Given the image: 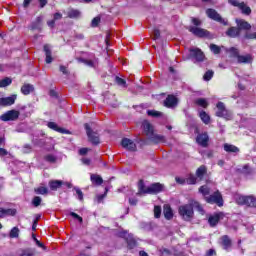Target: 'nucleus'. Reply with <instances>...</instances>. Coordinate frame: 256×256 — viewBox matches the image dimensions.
<instances>
[{"label": "nucleus", "instance_id": "nucleus-1", "mask_svg": "<svg viewBox=\"0 0 256 256\" xmlns=\"http://www.w3.org/2000/svg\"><path fill=\"white\" fill-rule=\"evenodd\" d=\"M193 207L197 209L201 215H205V210H203V206L199 204L197 201H192L191 204L182 205L179 207L178 212L179 215L184 219V221H191L193 219Z\"/></svg>", "mask_w": 256, "mask_h": 256}, {"label": "nucleus", "instance_id": "nucleus-2", "mask_svg": "<svg viewBox=\"0 0 256 256\" xmlns=\"http://www.w3.org/2000/svg\"><path fill=\"white\" fill-rule=\"evenodd\" d=\"M199 192L205 197L206 203L216 204L218 207H223V196L221 195V192L216 191L210 196H207L211 193L208 186L200 187Z\"/></svg>", "mask_w": 256, "mask_h": 256}, {"label": "nucleus", "instance_id": "nucleus-3", "mask_svg": "<svg viewBox=\"0 0 256 256\" xmlns=\"http://www.w3.org/2000/svg\"><path fill=\"white\" fill-rule=\"evenodd\" d=\"M163 191V185L160 183H154L150 186H145L143 180L138 183V193L137 195H155L156 193H161Z\"/></svg>", "mask_w": 256, "mask_h": 256}, {"label": "nucleus", "instance_id": "nucleus-4", "mask_svg": "<svg viewBox=\"0 0 256 256\" xmlns=\"http://www.w3.org/2000/svg\"><path fill=\"white\" fill-rule=\"evenodd\" d=\"M142 127L148 139H150L152 143H165V136L154 134L153 125H151L149 121L144 120V122L142 123Z\"/></svg>", "mask_w": 256, "mask_h": 256}, {"label": "nucleus", "instance_id": "nucleus-5", "mask_svg": "<svg viewBox=\"0 0 256 256\" xmlns=\"http://www.w3.org/2000/svg\"><path fill=\"white\" fill-rule=\"evenodd\" d=\"M216 116L222 117L223 119H226L227 121H231L233 119V113L231 111L227 110L225 107V104L223 102H218L216 105Z\"/></svg>", "mask_w": 256, "mask_h": 256}, {"label": "nucleus", "instance_id": "nucleus-6", "mask_svg": "<svg viewBox=\"0 0 256 256\" xmlns=\"http://www.w3.org/2000/svg\"><path fill=\"white\" fill-rule=\"evenodd\" d=\"M230 53L233 55V57L237 58L238 63H253V56L251 54L240 55L239 50L236 48H231Z\"/></svg>", "mask_w": 256, "mask_h": 256}, {"label": "nucleus", "instance_id": "nucleus-7", "mask_svg": "<svg viewBox=\"0 0 256 256\" xmlns=\"http://www.w3.org/2000/svg\"><path fill=\"white\" fill-rule=\"evenodd\" d=\"M21 112L19 110H10L0 116L1 121H17Z\"/></svg>", "mask_w": 256, "mask_h": 256}, {"label": "nucleus", "instance_id": "nucleus-8", "mask_svg": "<svg viewBox=\"0 0 256 256\" xmlns=\"http://www.w3.org/2000/svg\"><path fill=\"white\" fill-rule=\"evenodd\" d=\"M228 3L233 7H238L244 15H251V8L245 4V2H239L238 0H228Z\"/></svg>", "mask_w": 256, "mask_h": 256}, {"label": "nucleus", "instance_id": "nucleus-9", "mask_svg": "<svg viewBox=\"0 0 256 256\" xmlns=\"http://www.w3.org/2000/svg\"><path fill=\"white\" fill-rule=\"evenodd\" d=\"M85 129L89 141L93 143V145H99V135L96 132H93V130H91L89 124H85Z\"/></svg>", "mask_w": 256, "mask_h": 256}, {"label": "nucleus", "instance_id": "nucleus-10", "mask_svg": "<svg viewBox=\"0 0 256 256\" xmlns=\"http://www.w3.org/2000/svg\"><path fill=\"white\" fill-rule=\"evenodd\" d=\"M15 101H17V95L15 94L0 98V107H11V105H15Z\"/></svg>", "mask_w": 256, "mask_h": 256}, {"label": "nucleus", "instance_id": "nucleus-11", "mask_svg": "<svg viewBox=\"0 0 256 256\" xmlns=\"http://www.w3.org/2000/svg\"><path fill=\"white\" fill-rule=\"evenodd\" d=\"M121 145L127 151H137V144H135V142L129 138H124Z\"/></svg>", "mask_w": 256, "mask_h": 256}, {"label": "nucleus", "instance_id": "nucleus-12", "mask_svg": "<svg viewBox=\"0 0 256 256\" xmlns=\"http://www.w3.org/2000/svg\"><path fill=\"white\" fill-rule=\"evenodd\" d=\"M190 57H193L198 62L204 61L205 54L199 48H191L190 49Z\"/></svg>", "mask_w": 256, "mask_h": 256}, {"label": "nucleus", "instance_id": "nucleus-13", "mask_svg": "<svg viewBox=\"0 0 256 256\" xmlns=\"http://www.w3.org/2000/svg\"><path fill=\"white\" fill-rule=\"evenodd\" d=\"M190 33H193L196 37H209V31L199 28V27H190L189 28Z\"/></svg>", "mask_w": 256, "mask_h": 256}, {"label": "nucleus", "instance_id": "nucleus-14", "mask_svg": "<svg viewBox=\"0 0 256 256\" xmlns=\"http://www.w3.org/2000/svg\"><path fill=\"white\" fill-rule=\"evenodd\" d=\"M223 217H224V215L222 212H219L217 214L210 216L208 218V223H209L210 227H215V225H217V223H219V221H221V219H223Z\"/></svg>", "mask_w": 256, "mask_h": 256}, {"label": "nucleus", "instance_id": "nucleus-15", "mask_svg": "<svg viewBox=\"0 0 256 256\" xmlns=\"http://www.w3.org/2000/svg\"><path fill=\"white\" fill-rule=\"evenodd\" d=\"M177 97L173 95H168L167 98L164 101L165 107H168L169 109H173V107H177Z\"/></svg>", "mask_w": 256, "mask_h": 256}, {"label": "nucleus", "instance_id": "nucleus-16", "mask_svg": "<svg viewBox=\"0 0 256 256\" xmlns=\"http://www.w3.org/2000/svg\"><path fill=\"white\" fill-rule=\"evenodd\" d=\"M206 15L210 19H213V21H218L219 23H223V18H221V15H219V13H217L215 9L206 10Z\"/></svg>", "mask_w": 256, "mask_h": 256}, {"label": "nucleus", "instance_id": "nucleus-17", "mask_svg": "<svg viewBox=\"0 0 256 256\" xmlns=\"http://www.w3.org/2000/svg\"><path fill=\"white\" fill-rule=\"evenodd\" d=\"M17 214V210L15 209H5V208H0V219H3L5 217H14V215Z\"/></svg>", "mask_w": 256, "mask_h": 256}, {"label": "nucleus", "instance_id": "nucleus-18", "mask_svg": "<svg viewBox=\"0 0 256 256\" xmlns=\"http://www.w3.org/2000/svg\"><path fill=\"white\" fill-rule=\"evenodd\" d=\"M123 237H125L129 249H135L137 247V240L133 237L131 234H127V232L124 233Z\"/></svg>", "mask_w": 256, "mask_h": 256}, {"label": "nucleus", "instance_id": "nucleus-19", "mask_svg": "<svg viewBox=\"0 0 256 256\" xmlns=\"http://www.w3.org/2000/svg\"><path fill=\"white\" fill-rule=\"evenodd\" d=\"M197 143L202 147H207L209 143V135L207 133H203L197 136Z\"/></svg>", "mask_w": 256, "mask_h": 256}, {"label": "nucleus", "instance_id": "nucleus-20", "mask_svg": "<svg viewBox=\"0 0 256 256\" xmlns=\"http://www.w3.org/2000/svg\"><path fill=\"white\" fill-rule=\"evenodd\" d=\"M236 23L238 25L239 32L241 33V29L244 31H249L251 29V24L243 19H237Z\"/></svg>", "mask_w": 256, "mask_h": 256}, {"label": "nucleus", "instance_id": "nucleus-21", "mask_svg": "<svg viewBox=\"0 0 256 256\" xmlns=\"http://www.w3.org/2000/svg\"><path fill=\"white\" fill-rule=\"evenodd\" d=\"M47 126L49 127V129H52L53 131H57V133H63V134L69 133V131L59 127V125H57V123L55 122H48Z\"/></svg>", "mask_w": 256, "mask_h": 256}, {"label": "nucleus", "instance_id": "nucleus-22", "mask_svg": "<svg viewBox=\"0 0 256 256\" xmlns=\"http://www.w3.org/2000/svg\"><path fill=\"white\" fill-rule=\"evenodd\" d=\"M44 52L46 56V63H53V57L51 56V47L49 45H44Z\"/></svg>", "mask_w": 256, "mask_h": 256}, {"label": "nucleus", "instance_id": "nucleus-23", "mask_svg": "<svg viewBox=\"0 0 256 256\" xmlns=\"http://www.w3.org/2000/svg\"><path fill=\"white\" fill-rule=\"evenodd\" d=\"M61 185H63V181L61 180H51L49 182V187L52 191H57Z\"/></svg>", "mask_w": 256, "mask_h": 256}, {"label": "nucleus", "instance_id": "nucleus-24", "mask_svg": "<svg viewBox=\"0 0 256 256\" xmlns=\"http://www.w3.org/2000/svg\"><path fill=\"white\" fill-rule=\"evenodd\" d=\"M224 151L226 153H239V148L233 144H224Z\"/></svg>", "mask_w": 256, "mask_h": 256}, {"label": "nucleus", "instance_id": "nucleus-25", "mask_svg": "<svg viewBox=\"0 0 256 256\" xmlns=\"http://www.w3.org/2000/svg\"><path fill=\"white\" fill-rule=\"evenodd\" d=\"M164 217L165 219H173V210L171 209V206L169 205H164Z\"/></svg>", "mask_w": 256, "mask_h": 256}, {"label": "nucleus", "instance_id": "nucleus-26", "mask_svg": "<svg viewBox=\"0 0 256 256\" xmlns=\"http://www.w3.org/2000/svg\"><path fill=\"white\" fill-rule=\"evenodd\" d=\"M248 198H249V196H243V195L237 194L235 196V201H236V203H238V205H247Z\"/></svg>", "mask_w": 256, "mask_h": 256}, {"label": "nucleus", "instance_id": "nucleus-27", "mask_svg": "<svg viewBox=\"0 0 256 256\" xmlns=\"http://www.w3.org/2000/svg\"><path fill=\"white\" fill-rule=\"evenodd\" d=\"M33 89V85L25 84L22 86L21 92L23 93V95H29V93H33Z\"/></svg>", "mask_w": 256, "mask_h": 256}, {"label": "nucleus", "instance_id": "nucleus-28", "mask_svg": "<svg viewBox=\"0 0 256 256\" xmlns=\"http://www.w3.org/2000/svg\"><path fill=\"white\" fill-rule=\"evenodd\" d=\"M199 116H200L201 121H203V123H205V125H209V123L211 121V117H209V114H207L205 111H201Z\"/></svg>", "mask_w": 256, "mask_h": 256}, {"label": "nucleus", "instance_id": "nucleus-29", "mask_svg": "<svg viewBox=\"0 0 256 256\" xmlns=\"http://www.w3.org/2000/svg\"><path fill=\"white\" fill-rule=\"evenodd\" d=\"M221 241L224 249H229L231 247V239H229V236H222Z\"/></svg>", "mask_w": 256, "mask_h": 256}, {"label": "nucleus", "instance_id": "nucleus-30", "mask_svg": "<svg viewBox=\"0 0 256 256\" xmlns=\"http://www.w3.org/2000/svg\"><path fill=\"white\" fill-rule=\"evenodd\" d=\"M90 179L92 183H95V185H101L103 183V178L99 175L92 174Z\"/></svg>", "mask_w": 256, "mask_h": 256}, {"label": "nucleus", "instance_id": "nucleus-31", "mask_svg": "<svg viewBox=\"0 0 256 256\" xmlns=\"http://www.w3.org/2000/svg\"><path fill=\"white\" fill-rule=\"evenodd\" d=\"M205 173H207V168L205 166H200L196 171L198 179H203V175H205Z\"/></svg>", "mask_w": 256, "mask_h": 256}, {"label": "nucleus", "instance_id": "nucleus-32", "mask_svg": "<svg viewBox=\"0 0 256 256\" xmlns=\"http://www.w3.org/2000/svg\"><path fill=\"white\" fill-rule=\"evenodd\" d=\"M246 205L247 207H256V197L253 195L248 196Z\"/></svg>", "mask_w": 256, "mask_h": 256}, {"label": "nucleus", "instance_id": "nucleus-33", "mask_svg": "<svg viewBox=\"0 0 256 256\" xmlns=\"http://www.w3.org/2000/svg\"><path fill=\"white\" fill-rule=\"evenodd\" d=\"M239 29L235 28V27H231L228 31H227V35L228 37H238L239 35Z\"/></svg>", "mask_w": 256, "mask_h": 256}, {"label": "nucleus", "instance_id": "nucleus-34", "mask_svg": "<svg viewBox=\"0 0 256 256\" xmlns=\"http://www.w3.org/2000/svg\"><path fill=\"white\" fill-rule=\"evenodd\" d=\"M35 193H37V195H47V193H49V189L45 186H40L35 188Z\"/></svg>", "mask_w": 256, "mask_h": 256}, {"label": "nucleus", "instance_id": "nucleus-35", "mask_svg": "<svg viewBox=\"0 0 256 256\" xmlns=\"http://www.w3.org/2000/svg\"><path fill=\"white\" fill-rule=\"evenodd\" d=\"M68 17H70L71 19H77L81 17V12L79 10L72 9L68 12Z\"/></svg>", "mask_w": 256, "mask_h": 256}, {"label": "nucleus", "instance_id": "nucleus-36", "mask_svg": "<svg viewBox=\"0 0 256 256\" xmlns=\"http://www.w3.org/2000/svg\"><path fill=\"white\" fill-rule=\"evenodd\" d=\"M9 237L10 239H17V237H19V228L17 227L12 228L9 233Z\"/></svg>", "mask_w": 256, "mask_h": 256}, {"label": "nucleus", "instance_id": "nucleus-37", "mask_svg": "<svg viewBox=\"0 0 256 256\" xmlns=\"http://www.w3.org/2000/svg\"><path fill=\"white\" fill-rule=\"evenodd\" d=\"M196 104H198L199 107H203L204 109L209 106V102H207V99L204 98L197 99Z\"/></svg>", "mask_w": 256, "mask_h": 256}, {"label": "nucleus", "instance_id": "nucleus-38", "mask_svg": "<svg viewBox=\"0 0 256 256\" xmlns=\"http://www.w3.org/2000/svg\"><path fill=\"white\" fill-rule=\"evenodd\" d=\"M210 51H212V53H214V55H219L221 53V48L215 44H211Z\"/></svg>", "mask_w": 256, "mask_h": 256}, {"label": "nucleus", "instance_id": "nucleus-39", "mask_svg": "<svg viewBox=\"0 0 256 256\" xmlns=\"http://www.w3.org/2000/svg\"><path fill=\"white\" fill-rule=\"evenodd\" d=\"M187 185H195L197 183V178L194 175H189L186 179Z\"/></svg>", "mask_w": 256, "mask_h": 256}, {"label": "nucleus", "instance_id": "nucleus-40", "mask_svg": "<svg viewBox=\"0 0 256 256\" xmlns=\"http://www.w3.org/2000/svg\"><path fill=\"white\" fill-rule=\"evenodd\" d=\"M115 81H116L117 85H120V87H127V82L123 78L116 76Z\"/></svg>", "mask_w": 256, "mask_h": 256}, {"label": "nucleus", "instance_id": "nucleus-41", "mask_svg": "<svg viewBox=\"0 0 256 256\" xmlns=\"http://www.w3.org/2000/svg\"><path fill=\"white\" fill-rule=\"evenodd\" d=\"M19 256H35V252H33L32 250H21L19 253Z\"/></svg>", "mask_w": 256, "mask_h": 256}, {"label": "nucleus", "instance_id": "nucleus-42", "mask_svg": "<svg viewBox=\"0 0 256 256\" xmlns=\"http://www.w3.org/2000/svg\"><path fill=\"white\" fill-rule=\"evenodd\" d=\"M11 78H5L0 81V87H9L11 85Z\"/></svg>", "mask_w": 256, "mask_h": 256}, {"label": "nucleus", "instance_id": "nucleus-43", "mask_svg": "<svg viewBox=\"0 0 256 256\" xmlns=\"http://www.w3.org/2000/svg\"><path fill=\"white\" fill-rule=\"evenodd\" d=\"M212 78H213V71L211 70H208L203 76L204 81H211Z\"/></svg>", "mask_w": 256, "mask_h": 256}, {"label": "nucleus", "instance_id": "nucleus-44", "mask_svg": "<svg viewBox=\"0 0 256 256\" xmlns=\"http://www.w3.org/2000/svg\"><path fill=\"white\" fill-rule=\"evenodd\" d=\"M147 113L150 117H161L162 115L161 112L156 110H148Z\"/></svg>", "mask_w": 256, "mask_h": 256}, {"label": "nucleus", "instance_id": "nucleus-45", "mask_svg": "<svg viewBox=\"0 0 256 256\" xmlns=\"http://www.w3.org/2000/svg\"><path fill=\"white\" fill-rule=\"evenodd\" d=\"M154 217H156V219H159V217H161V206L154 207Z\"/></svg>", "mask_w": 256, "mask_h": 256}, {"label": "nucleus", "instance_id": "nucleus-46", "mask_svg": "<svg viewBox=\"0 0 256 256\" xmlns=\"http://www.w3.org/2000/svg\"><path fill=\"white\" fill-rule=\"evenodd\" d=\"M32 203L34 207H39L41 205V197L35 196Z\"/></svg>", "mask_w": 256, "mask_h": 256}, {"label": "nucleus", "instance_id": "nucleus-47", "mask_svg": "<svg viewBox=\"0 0 256 256\" xmlns=\"http://www.w3.org/2000/svg\"><path fill=\"white\" fill-rule=\"evenodd\" d=\"M46 161L49 163H55L57 161V158L53 154H49L45 157Z\"/></svg>", "mask_w": 256, "mask_h": 256}, {"label": "nucleus", "instance_id": "nucleus-48", "mask_svg": "<svg viewBox=\"0 0 256 256\" xmlns=\"http://www.w3.org/2000/svg\"><path fill=\"white\" fill-rule=\"evenodd\" d=\"M74 189H75L76 195H78L79 201H83V191H81V189L79 188H74Z\"/></svg>", "mask_w": 256, "mask_h": 256}, {"label": "nucleus", "instance_id": "nucleus-49", "mask_svg": "<svg viewBox=\"0 0 256 256\" xmlns=\"http://www.w3.org/2000/svg\"><path fill=\"white\" fill-rule=\"evenodd\" d=\"M71 217H73L74 219H77L79 221V223H83V218L81 216H79L77 213L75 212H71L70 213Z\"/></svg>", "mask_w": 256, "mask_h": 256}, {"label": "nucleus", "instance_id": "nucleus-50", "mask_svg": "<svg viewBox=\"0 0 256 256\" xmlns=\"http://www.w3.org/2000/svg\"><path fill=\"white\" fill-rule=\"evenodd\" d=\"M33 239H34V241H35V243H36V245H37L38 247H40L41 249H46V248H45V245H43V243H41V241H39V240L35 237V235H33Z\"/></svg>", "mask_w": 256, "mask_h": 256}, {"label": "nucleus", "instance_id": "nucleus-51", "mask_svg": "<svg viewBox=\"0 0 256 256\" xmlns=\"http://www.w3.org/2000/svg\"><path fill=\"white\" fill-rule=\"evenodd\" d=\"M175 180L176 183H179V185H185V183H187V180L185 178L176 177Z\"/></svg>", "mask_w": 256, "mask_h": 256}, {"label": "nucleus", "instance_id": "nucleus-52", "mask_svg": "<svg viewBox=\"0 0 256 256\" xmlns=\"http://www.w3.org/2000/svg\"><path fill=\"white\" fill-rule=\"evenodd\" d=\"M100 21H101V18L95 17V18L92 20L91 25H92L93 27H97V25H99V22H100Z\"/></svg>", "mask_w": 256, "mask_h": 256}, {"label": "nucleus", "instance_id": "nucleus-53", "mask_svg": "<svg viewBox=\"0 0 256 256\" xmlns=\"http://www.w3.org/2000/svg\"><path fill=\"white\" fill-rule=\"evenodd\" d=\"M6 155H9V152L5 148H0V157H5Z\"/></svg>", "mask_w": 256, "mask_h": 256}, {"label": "nucleus", "instance_id": "nucleus-54", "mask_svg": "<svg viewBox=\"0 0 256 256\" xmlns=\"http://www.w3.org/2000/svg\"><path fill=\"white\" fill-rule=\"evenodd\" d=\"M192 23L193 25H195L196 27H199V25H201V20L197 19V18H192Z\"/></svg>", "mask_w": 256, "mask_h": 256}, {"label": "nucleus", "instance_id": "nucleus-55", "mask_svg": "<svg viewBox=\"0 0 256 256\" xmlns=\"http://www.w3.org/2000/svg\"><path fill=\"white\" fill-rule=\"evenodd\" d=\"M162 256H169L171 255V252L167 249L160 250Z\"/></svg>", "mask_w": 256, "mask_h": 256}, {"label": "nucleus", "instance_id": "nucleus-56", "mask_svg": "<svg viewBox=\"0 0 256 256\" xmlns=\"http://www.w3.org/2000/svg\"><path fill=\"white\" fill-rule=\"evenodd\" d=\"M23 153H31V146L30 145H25L23 147Z\"/></svg>", "mask_w": 256, "mask_h": 256}, {"label": "nucleus", "instance_id": "nucleus-57", "mask_svg": "<svg viewBox=\"0 0 256 256\" xmlns=\"http://www.w3.org/2000/svg\"><path fill=\"white\" fill-rule=\"evenodd\" d=\"M246 39H256V32L246 34Z\"/></svg>", "mask_w": 256, "mask_h": 256}, {"label": "nucleus", "instance_id": "nucleus-58", "mask_svg": "<svg viewBox=\"0 0 256 256\" xmlns=\"http://www.w3.org/2000/svg\"><path fill=\"white\" fill-rule=\"evenodd\" d=\"M79 153L81 155H87V153H89V149L88 148H82L79 150Z\"/></svg>", "mask_w": 256, "mask_h": 256}, {"label": "nucleus", "instance_id": "nucleus-59", "mask_svg": "<svg viewBox=\"0 0 256 256\" xmlns=\"http://www.w3.org/2000/svg\"><path fill=\"white\" fill-rule=\"evenodd\" d=\"M159 37H161V32H159L158 29L154 30V39H159Z\"/></svg>", "mask_w": 256, "mask_h": 256}, {"label": "nucleus", "instance_id": "nucleus-60", "mask_svg": "<svg viewBox=\"0 0 256 256\" xmlns=\"http://www.w3.org/2000/svg\"><path fill=\"white\" fill-rule=\"evenodd\" d=\"M213 255H217V252H215L214 249H210L205 256H213Z\"/></svg>", "mask_w": 256, "mask_h": 256}, {"label": "nucleus", "instance_id": "nucleus-61", "mask_svg": "<svg viewBox=\"0 0 256 256\" xmlns=\"http://www.w3.org/2000/svg\"><path fill=\"white\" fill-rule=\"evenodd\" d=\"M63 15L61 13H55L54 14V21H59V19H62Z\"/></svg>", "mask_w": 256, "mask_h": 256}, {"label": "nucleus", "instance_id": "nucleus-62", "mask_svg": "<svg viewBox=\"0 0 256 256\" xmlns=\"http://www.w3.org/2000/svg\"><path fill=\"white\" fill-rule=\"evenodd\" d=\"M40 3V7L41 9H43V7H45V5H47L48 1L47 0H38Z\"/></svg>", "mask_w": 256, "mask_h": 256}, {"label": "nucleus", "instance_id": "nucleus-63", "mask_svg": "<svg viewBox=\"0 0 256 256\" xmlns=\"http://www.w3.org/2000/svg\"><path fill=\"white\" fill-rule=\"evenodd\" d=\"M60 71H61V73H63L64 75H67V67H65V66H60Z\"/></svg>", "mask_w": 256, "mask_h": 256}, {"label": "nucleus", "instance_id": "nucleus-64", "mask_svg": "<svg viewBox=\"0 0 256 256\" xmlns=\"http://www.w3.org/2000/svg\"><path fill=\"white\" fill-rule=\"evenodd\" d=\"M129 203H130V205H137V199H135V198H130V199H129Z\"/></svg>", "mask_w": 256, "mask_h": 256}]
</instances>
